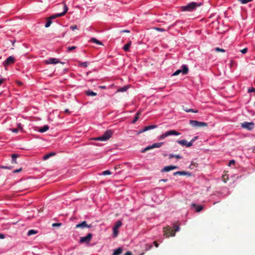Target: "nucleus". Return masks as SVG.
<instances>
[{"mask_svg": "<svg viewBox=\"0 0 255 255\" xmlns=\"http://www.w3.org/2000/svg\"><path fill=\"white\" fill-rule=\"evenodd\" d=\"M173 228V229L169 227H164L163 228V232L166 237L174 236L175 232L179 230V227L178 225H174Z\"/></svg>", "mask_w": 255, "mask_h": 255, "instance_id": "f257e3e1", "label": "nucleus"}, {"mask_svg": "<svg viewBox=\"0 0 255 255\" xmlns=\"http://www.w3.org/2000/svg\"><path fill=\"white\" fill-rule=\"evenodd\" d=\"M201 5V3L191 2L186 5L181 6V9L182 11H192Z\"/></svg>", "mask_w": 255, "mask_h": 255, "instance_id": "f03ea898", "label": "nucleus"}, {"mask_svg": "<svg viewBox=\"0 0 255 255\" xmlns=\"http://www.w3.org/2000/svg\"><path fill=\"white\" fill-rule=\"evenodd\" d=\"M112 131L111 130H108L105 131L103 135L95 138L94 139L100 141H107L112 136Z\"/></svg>", "mask_w": 255, "mask_h": 255, "instance_id": "7ed1b4c3", "label": "nucleus"}, {"mask_svg": "<svg viewBox=\"0 0 255 255\" xmlns=\"http://www.w3.org/2000/svg\"><path fill=\"white\" fill-rule=\"evenodd\" d=\"M63 6V11L61 13H56L53 15H51L49 17L51 20L57 17H61L64 15L68 10V7L65 2L62 3Z\"/></svg>", "mask_w": 255, "mask_h": 255, "instance_id": "20e7f679", "label": "nucleus"}, {"mask_svg": "<svg viewBox=\"0 0 255 255\" xmlns=\"http://www.w3.org/2000/svg\"><path fill=\"white\" fill-rule=\"evenodd\" d=\"M189 124L192 127L195 128H199L202 127H206L207 126V123L202 122H199L197 121L194 120H190Z\"/></svg>", "mask_w": 255, "mask_h": 255, "instance_id": "39448f33", "label": "nucleus"}, {"mask_svg": "<svg viewBox=\"0 0 255 255\" xmlns=\"http://www.w3.org/2000/svg\"><path fill=\"white\" fill-rule=\"evenodd\" d=\"M92 237L93 235L91 233H89L86 237H80V243L89 244L91 241Z\"/></svg>", "mask_w": 255, "mask_h": 255, "instance_id": "423d86ee", "label": "nucleus"}, {"mask_svg": "<svg viewBox=\"0 0 255 255\" xmlns=\"http://www.w3.org/2000/svg\"><path fill=\"white\" fill-rule=\"evenodd\" d=\"M182 69H178L173 74L172 76H176L180 73H182L183 75H186L188 73L189 69L186 65H183L182 66Z\"/></svg>", "mask_w": 255, "mask_h": 255, "instance_id": "0eeeda50", "label": "nucleus"}, {"mask_svg": "<svg viewBox=\"0 0 255 255\" xmlns=\"http://www.w3.org/2000/svg\"><path fill=\"white\" fill-rule=\"evenodd\" d=\"M122 225V223L121 221L119 220L116 222L115 226L113 227V236L117 237L119 233L118 229Z\"/></svg>", "mask_w": 255, "mask_h": 255, "instance_id": "6e6552de", "label": "nucleus"}, {"mask_svg": "<svg viewBox=\"0 0 255 255\" xmlns=\"http://www.w3.org/2000/svg\"><path fill=\"white\" fill-rule=\"evenodd\" d=\"M15 61V59L12 56L8 57L3 63V65L5 67H6L8 65L13 63Z\"/></svg>", "mask_w": 255, "mask_h": 255, "instance_id": "1a4fd4ad", "label": "nucleus"}, {"mask_svg": "<svg viewBox=\"0 0 255 255\" xmlns=\"http://www.w3.org/2000/svg\"><path fill=\"white\" fill-rule=\"evenodd\" d=\"M242 127L244 128L248 129V130H252L254 127V124L252 122L248 123L245 122L242 124Z\"/></svg>", "mask_w": 255, "mask_h": 255, "instance_id": "9d476101", "label": "nucleus"}, {"mask_svg": "<svg viewBox=\"0 0 255 255\" xmlns=\"http://www.w3.org/2000/svg\"><path fill=\"white\" fill-rule=\"evenodd\" d=\"M59 59L55 58H50L49 59L44 61V63L46 64H56L60 63Z\"/></svg>", "mask_w": 255, "mask_h": 255, "instance_id": "9b49d317", "label": "nucleus"}, {"mask_svg": "<svg viewBox=\"0 0 255 255\" xmlns=\"http://www.w3.org/2000/svg\"><path fill=\"white\" fill-rule=\"evenodd\" d=\"M92 225H88L87 223V222L84 221H83L82 223H79L78 224H77L76 225L75 228H91Z\"/></svg>", "mask_w": 255, "mask_h": 255, "instance_id": "f8f14e48", "label": "nucleus"}, {"mask_svg": "<svg viewBox=\"0 0 255 255\" xmlns=\"http://www.w3.org/2000/svg\"><path fill=\"white\" fill-rule=\"evenodd\" d=\"M178 143L186 147H190L192 146V143L188 142L186 139L178 140L176 141Z\"/></svg>", "mask_w": 255, "mask_h": 255, "instance_id": "ddd939ff", "label": "nucleus"}, {"mask_svg": "<svg viewBox=\"0 0 255 255\" xmlns=\"http://www.w3.org/2000/svg\"><path fill=\"white\" fill-rule=\"evenodd\" d=\"M178 168V166L174 165H170L165 166L161 171V172H168L170 170Z\"/></svg>", "mask_w": 255, "mask_h": 255, "instance_id": "4468645a", "label": "nucleus"}, {"mask_svg": "<svg viewBox=\"0 0 255 255\" xmlns=\"http://www.w3.org/2000/svg\"><path fill=\"white\" fill-rule=\"evenodd\" d=\"M165 136H168L169 135H179L180 133L175 130H170L167 131L165 133Z\"/></svg>", "mask_w": 255, "mask_h": 255, "instance_id": "2eb2a0df", "label": "nucleus"}, {"mask_svg": "<svg viewBox=\"0 0 255 255\" xmlns=\"http://www.w3.org/2000/svg\"><path fill=\"white\" fill-rule=\"evenodd\" d=\"M174 175H191V174L187 171H176L173 173Z\"/></svg>", "mask_w": 255, "mask_h": 255, "instance_id": "dca6fc26", "label": "nucleus"}, {"mask_svg": "<svg viewBox=\"0 0 255 255\" xmlns=\"http://www.w3.org/2000/svg\"><path fill=\"white\" fill-rule=\"evenodd\" d=\"M191 207H193V208H195V210H196V211L197 212H200L203 209V207L202 206H201V205H197L195 204H192Z\"/></svg>", "mask_w": 255, "mask_h": 255, "instance_id": "f3484780", "label": "nucleus"}, {"mask_svg": "<svg viewBox=\"0 0 255 255\" xmlns=\"http://www.w3.org/2000/svg\"><path fill=\"white\" fill-rule=\"evenodd\" d=\"M49 127L48 125H45L44 126L38 129V131L40 132H45L46 131L48 130L49 129Z\"/></svg>", "mask_w": 255, "mask_h": 255, "instance_id": "a211bd4d", "label": "nucleus"}, {"mask_svg": "<svg viewBox=\"0 0 255 255\" xmlns=\"http://www.w3.org/2000/svg\"><path fill=\"white\" fill-rule=\"evenodd\" d=\"M122 252H123V249L122 248L120 247L114 251L112 255H120L122 253Z\"/></svg>", "mask_w": 255, "mask_h": 255, "instance_id": "6ab92c4d", "label": "nucleus"}, {"mask_svg": "<svg viewBox=\"0 0 255 255\" xmlns=\"http://www.w3.org/2000/svg\"><path fill=\"white\" fill-rule=\"evenodd\" d=\"M19 156V155L17 154H12L11 155V158H12L11 162H12V163H17L16 159V158L18 157Z\"/></svg>", "mask_w": 255, "mask_h": 255, "instance_id": "aec40b11", "label": "nucleus"}, {"mask_svg": "<svg viewBox=\"0 0 255 255\" xmlns=\"http://www.w3.org/2000/svg\"><path fill=\"white\" fill-rule=\"evenodd\" d=\"M156 127H157V126H156V125H150V126H146V127H144L143 130L147 131L148 130L155 128Z\"/></svg>", "mask_w": 255, "mask_h": 255, "instance_id": "412c9836", "label": "nucleus"}, {"mask_svg": "<svg viewBox=\"0 0 255 255\" xmlns=\"http://www.w3.org/2000/svg\"><path fill=\"white\" fill-rule=\"evenodd\" d=\"M55 155V152H50L48 154H47L46 155H45L43 157V159L44 160H47L50 157L52 156H53V155Z\"/></svg>", "mask_w": 255, "mask_h": 255, "instance_id": "4be33fe9", "label": "nucleus"}, {"mask_svg": "<svg viewBox=\"0 0 255 255\" xmlns=\"http://www.w3.org/2000/svg\"><path fill=\"white\" fill-rule=\"evenodd\" d=\"M131 41H129L128 43H127L124 47H123V49L125 51H128L129 50V47L131 45Z\"/></svg>", "mask_w": 255, "mask_h": 255, "instance_id": "5701e85b", "label": "nucleus"}, {"mask_svg": "<svg viewBox=\"0 0 255 255\" xmlns=\"http://www.w3.org/2000/svg\"><path fill=\"white\" fill-rule=\"evenodd\" d=\"M175 157L177 159H181L182 157L181 156L179 155H176L173 154H170L169 155V158L171 159L172 158Z\"/></svg>", "mask_w": 255, "mask_h": 255, "instance_id": "b1692460", "label": "nucleus"}, {"mask_svg": "<svg viewBox=\"0 0 255 255\" xmlns=\"http://www.w3.org/2000/svg\"><path fill=\"white\" fill-rule=\"evenodd\" d=\"M52 22V20L49 17L47 18L46 23L45 25V27L46 28L49 27Z\"/></svg>", "mask_w": 255, "mask_h": 255, "instance_id": "393cba45", "label": "nucleus"}, {"mask_svg": "<svg viewBox=\"0 0 255 255\" xmlns=\"http://www.w3.org/2000/svg\"><path fill=\"white\" fill-rule=\"evenodd\" d=\"M140 114V112L139 111L137 112L135 114V116L132 122V123H135L139 119V116Z\"/></svg>", "mask_w": 255, "mask_h": 255, "instance_id": "a878e982", "label": "nucleus"}, {"mask_svg": "<svg viewBox=\"0 0 255 255\" xmlns=\"http://www.w3.org/2000/svg\"><path fill=\"white\" fill-rule=\"evenodd\" d=\"M153 148V147H152V144L151 145H149V146L146 147L145 148H144V149H143L141 151V153H144L146 151H148L149 150L152 149Z\"/></svg>", "mask_w": 255, "mask_h": 255, "instance_id": "bb28decb", "label": "nucleus"}, {"mask_svg": "<svg viewBox=\"0 0 255 255\" xmlns=\"http://www.w3.org/2000/svg\"><path fill=\"white\" fill-rule=\"evenodd\" d=\"M163 144V142H157V143H154L152 144V147L154 148H159L160 147L162 144Z\"/></svg>", "mask_w": 255, "mask_h": 255, "instance_id": "cd10ccee", "label": "nucleus"}, {"mask_svg": "<svg viewBox=\"0 0 255 255\" xmlns=\"http://www.w3.org/2000/svg\"><path fill=\"white\" fill-rule=\"evenodd\" d=\"M86 93V95L88 96H95L97 95L96 93L91 91H90V90L87 91Z\"/></svg>", "mask_w": 255, "mask_h": 255, "instance_id": "c85d7f7f", "label": "nucleus"}, {"mask_svg": "<svg viewBox=\"0 0 255 255\" xmlns=\"http://www.w3.org/2000/svg\"><path fill=\"white\" fill-rule=\"evenodd\" d=\"M90 41L98 44L103 45L102 43L100 41L98 40L95 38H92V39H91Z\"/></svg>", "mask_w": 255, "mask_h": 255, "instance_id": "c756f323", "label": "nucleus"}, {"mask_svg": "<svg viewBox=\"0 0 255 255\" xmlns=\"http://www.w3.org/2000/svg\"><path fill=\"white\" fill-rule=\"evenodd\" d=\"M37 231L34 230H30L27 233V235L30 236L32 235H34L37 233Z\"/></svg>", "mask_w": 255, "mask_h": 255, "instance_id": "7c9ffc66", "label": "nucleus"}, {"mask_svg": "<svg viewBox=\"0 0 255 255\" xmlns=\"http://www.w3.org/2000/svg\"><path fill=\"white\" fill-rule=\"evenodd\" d=\"M222 180L224 182L226 183L227 181L229 180L228 175L224 174L222 177Z\"/></svg>", "mask_w": 255, "mask_h": 255, "instance_id": "2f4dec72", "label": "nucleus"}, {"mask_svg": "<svg viewBox=\"0 0 255 255\" xmlns=\"http://www.w3.org/2000/svg\"><path fill=\"white\" fill-rule=\"evenodd\" d=\"M128 89V86H125L124 87H122V88H120L118 90V91L122 92H125Z\"/></svg>", "mask_w": 255, "mask_h": 255, "instance_id": "473e14b6", "label": "nucleus"}, {"mask_svg": "<svg viewBox=\"0 0 255 255\" xmlns=\"http://www.w3.org/2000/svg\"><path fill=\"white\" fill-rule=\"evenodd\" d=\"M111 174H112L111 172L109 170H105L102 172V175H110Z\"/></svg>", "mask_w": 255, "mask_h": 255, "instance_id": "72a5a7b5", "label": "nucleus"}, {"mask_svg": "<svg viewBox=\"0 0 255 255\" xmlns=\"http://www.w3.org/2000/svg\"><path fill=\"white\" fill-rule=\"evenodd\" d=\"M239 1L241 2L242 4H246L249 2L252 1L253 0H238Z\"/></svg>", "mask_w": 255, "mask_h": 255, "instance_id": "f704fd0d", "label": "nucleus"}, {"mask_svg": "<svg viewBox=\"0 0 255 255\" xmlns=\"http://www.w3.org/2000/svg\"><path fill=\"white\" fill-rule=\"evenodd\" d=\"M215 50L216 52H225V49H222V48H219V47L216 48L215 49Z\"/></svg>", "mask_w": 255, "mask_h": 255, "instance_id": "c9c22d12", "label": "nucleus"}, {"mask_svg": "<svg viewBox=\"0 0 255 255\" xmlns=\"http://www.w3.org/2000/svg\"><path fill=\"white\" fill-rule=\"evenodd\" d=\"M186 112H188V113L192 112V113H197L198 112V111L197 110L189 109L188 110H186Z\"/></svg>", "mask_w": 255, "mask_h": 255, "instance_id": "e433bc0d", "label": "nucleus"}, {"mask_svg": "<svg viewBox=\"0 0 255 255\" xmlns=\"http://www.w3.org/2000/svg\"><path fill=\"white\" fill-rule=\"evenodd\" d=\"M80 65L81 66L86 67L88 66V62H81V63H80Z\"/></svg>", "mask_w": 255, "mask_h": 255, "instance_id": "4c0bfd02", "label": "nucleus"}, {"mask_svg": "<svg viewBox=\"0 0 255 255\" xmlns=\"http://www.w3.org/2000/svg\"><path fill=\"white\" fill-rule=\"evenodd\" d=\"M76 48V47L74 46H71V47H67V51H72V50H74V49H75Z\"/></svg>", "mask_w": 255, "mask_h": 255, "instance_id": "58836bf2", "label": "nucleus"}, {"mask_svg": "<svg viewBox=\"0 0 255 255\" xmlns=\"http://www.w3.org/2000/svg\"><path fill=\"white\" fill-rule=\"evenodd\" d=\"M154 29L158 31H160V32H163V31H165V29L161 28H159V27H155Z\"/></svg>", "mask_w": 255, "mask_h": 255, "instance_id": "ea45409f", "label": "nucleus"}, {"mask_svg": "<svg viewBox=\"0 0 255 255\" xmlns=\"http://www.w3.org/2000/svg\"><path fill=\"white\" fill-rule=\"evenodd\" d=\"M61 225H62L61 223H53L52 224V226L53 227H60Z\"/></svg>", "mask_w": 255, "mask_h": 255, "instance_id": "a19ab883", "label": "nucleus"}, {"mask_svg": "<svg viewBox=\"0 0 255 255\" xmlns=\"http://www.w3.org/2000/svg\"><path fill=\"white\" fill-rule=\"evenodd\" d=\"M248 49L247 48H245L243 49H242L240 51L243 54H245L247 52Z\"/></svg>", "mask_w": 255, "mask_h": 255, "instance_id": "79ce46f5", "label": "nucleus"}, {"mask_svg": "<svg viewBox=\"0 0 255 255\" xmlns=\"http://www.w3.org/2000/svg\"><path fill=\"white\" fill-rule=\"evenodd\" d=\"M255 92V88L252 87L248 89V92L252 93Z\"/></svg>", "mask_w": 255, "mask_h": 255, "instance_id": "37998d69", "label": "nucleus"}, {"mask_svg": "<svg viewBox=\"0 0 255 255\" xmlns=\"http://www.w3.org/2000/svg\"><path fill=\"white\" fill-rule=\"evenodd\" d=\"M18 129V130H20L21 132H22L23 131V129H22V128L21 127V125L20 123H19L18 125H17V128Z\"/></svg>", "mask_w": 255, "mask_h": 255, "instance_id": "c03bdc74", "label": "nucleus"}, {"mask_svg": "<svg viewBox=\"0 0 255 255\" xmlns=\"http://www.w3.org/2000/svg\"><path fill=\"white\" fill-rule=\"evenodd\" d=\"M70 28L72 30H75V29H78V27H77V26L76 25H71L70 26Z\"/></svg>", "mask_w": 255, "mask_h": 255, "instance_id": "a18cd8bd", "label": "nucleus"}, {"mask_svg": "<svg viewBox=\"0 0 255 255\" xmlns=\"http://www.w3.org/2000/svg\"><path fill=\"white\" fill-rule=\"evenodd\" d=\"M166 137V136H165V133H163V134H162V135H161L158 137V139H159V140H161V139H163L165 138Z\"/></svg>", "mask_w": 255, "mask_h": 255, "instance_id": "49530a36", "label": "nucleus"}, {"mask_svg": "<svg viewBox=\"0 0 255 255\" xmlns=\"http://www.w3.org/2000/svg\"><path fill=\"white\" fill-rule=\"evenodd\" d=\"M10 130H11L13 132L17 133L19 131L18 129L17 128H11L10 129Z\"/></svg>", "mask_w": 255, "mask_h": 255, "instance_id": "de8ad7c7", "label": "nucleus"}, {"mask_svg": "<svg viewBox=\"0 0 255 255\" xmlns=\"http://www.w3.org/2000/svg\"><path fill=\"white\" fill-rule=\"evenodd\" d=\"M0 168H3V169H10L11 168L10 166H0Z\"/></svg>", "mask_w": 255, "mask_h": 255, "instance_id": "09e8293b", "label": "nucleus"}, {"mask_svg": "<svg viewBox=\"0 0 255 255\" xmlns=\"http://www.w3.org/2000/svg\"><path fill=\"white\" fill-rule=\"evenodd\" d=\"M21 170H22V168H19L18 169H16V170H13V173H18V172L21 171Z\"/></svg>", "mask_w": 255, "mask_h": 255, "instance_id": "8fccbe9b", "label": "nucleus"}, {"mask_svg": "<svg viewBox=\"0 0 255 255\" xmlns=\"http://www.w3.org/2000/svg\"><path fill=\"white\" fill-rule=\"evenodd\" d=\"M197 139V136L194 137L190 141V142L192 143V145L193 144V143Z\"/></svg>", "mask_w": 255, "mask_h": 255, "instance_id": "3c124183", "label": "nucleus"}, {"mask_svg": "<svg viewBox=\"0 0 255 255\" xmlns=\"http://www.w3.org/2000/svg\"><path fill=\"white\" fill-rule=\"evenodd\" d=\"M144 130V128H142V129H140L138 131L137 134H140V133H142V132H143L146 131L145 130Z\"/></svg>", "mask_w": 255, "mask_h": 255, "instance_id": "603ef678", "label": "nucleus"}, {"mask_svg": "<svg viewBox=\"0 0 255 255\" xmlns=\"http://www.w3.org/2000/svg\"><path fill=\"white\" fill-rule=\"evenodd\" d=\"M235 161L234 160H232L229 162V165L231 166V164H234L235 163Z\"/></svg>", "mask_w": 255, "mask_h": 255, "instance_id": "864d4df0", "label": "nucleus"}, {"mask_svg": "<svg viewBox=\"0 0 255 255\" xmlns=\"http://www.w3.org/2000/svg\"><path fill=\"white\" fill-rule=\"evenodd\" d=\"M153 244H154V246H155L156 248L158 247V246H159V244H157V243L156 241H154V242H153Z\"/></svg>", "mask_w": 255, "mask_h": 255, "instance_id": "5fc2aeb1", "label": "nucleus"}, {"mask_svg": "<svg viewBox=\"0 0 255 255\" xmlns=\"http://www.w3.org/2000/svg\"><path fill=\"white\" fill-rule=\"evenodd\" d=\"M124 255H132L130 252H127Z\"/></svg>", "mask_w": 255, "mask_h": 255, "instance_id": "6e6d98bb", "label": "nucleus"}, {"mask_svg": "<svg viewBox=\"0 0 255 255\" xmlns=\"http://www.w3.org/2000/svg\"><path fill=\"white\" fill-rule=\"evenodd\" d=\"M4 238V235L2 234H0V239H3Z\"/></svg>", "mask_w": 255, "mask_h": 255, "instance_id": "4d7b16f0", "label": "nucleus"}, {"mask_svg": "<svg viewBox=\"0 0 255 255\" xmlns=\"http://www.w3.org/2000/svg\"><path fill=\"white\" fill-rule=\"evenodd\" d=\"M167 179H161L159 180V181H162V182H166L167 181Z\"/></svg>", "mask_w": 255, "mask_h": 255, "instance_id": "13d9d810", "label": "nucleus"}, {"mask_svg": "<svg viewBox=\"0 0 255 255\" xmlns=\"http://www.w3.org/2000/svg\"><path fill=\"white\" fill-rule=\"evenodd\" d=\"M64 112L67 114H70V112L68 109H65Z\"/></svg>", "mask_w": 255, "mask_h": 255, "instance_id": "bf43d9fd", "label": "nucleus"}, {"mask_svg": "<svg viewBox=\"0 0 255 255\" xmlns=\"http://www.w3.org/2000/svg\"><path fill=\"white\" fill-rule=\"evenodd\" d=\"M122 32H127V33H129V30H123L122 31H121Z\"/></svg>", "mask_w": 255, "mask_h": 255, "instance_id": "052dcab7", "label": "nucleus"}, {"mask_svg": "<svg viewBox=\"0 0 255 255\" xmlns=\"http://www.w3.org/2000/svg\"><path fill=\"white\" fill-rule=\"evenodd\" d=\"M106 86H99V88L100 89H106Z\"/></svg>", "mask_w": 255, "mask_h": 255, "instance_id": "680f3d73", "label": "nucleus"}, {"mask_svg": "<svg viewBox=\"0 0 255 255\" xmlns=\"http://www.w3.org/2000/svg\"><path fill=\"white\" fill-rule=\"evenodd\" d=\"M3 81H4V79H0V85L3 83Z\"/></svg>", "mask_w": 255, "mask_h": 255, "instance_id": "e2e57ef3", "label": "nucleus"}, {"mask_svg": "<svg viewBox=\"0 0 255 255\" xmlns=\"http://www.w3.org/2000/svg\"><path fill=\"white\" fill-rule=\"evenodd\" d=\"M147 246H148V249H150L152 247V245H146Z\"/></svg>", "mask_w": 255, "mask_h": 255, "instance_id": "0e129e2a", "label": "nucleus"}, {"mask_svg": "<svg viewBox=\"0 0 255 255\" xmlns=\"http://www.w3.org/2000/svg\"><path fill=\"white\" fill-rule=\"evenodd\" d=\"M119 167H118V166H116V167H115V170H117V169H119Z\"/></svg>", "mask_w": 255, "mask_h": 255, "instance_id": "69168bd1", "label": "nucleus"}, {"mask_svg": "<svg viewBox=\"0 0 255 255\" xmlns=\"http://www.w3.org/2000/svg\"><path fill=\"white\" fill-rule=\"evenodd\" d=\"M17 83H18V84L19 85H22V83H21V82H17Z\"/></svg>", "mask_w": 255, "mask_h": 255, "instance_id": "338daca9", "label": "nucleus"}, {"mask_svg": "<svg viewBox=\"0 0 255 255\" xmlns=\"http://www.w3.org/2000/svg\"><path fill=\"white\" fill-rule=\"evenodd\" d=\"M193 165H195V163H192L191 164V165H190V168H192L191 166H192Z\"/></svg>", "mask_w": 255, "mask_h": 255, "instance_id": "774afa93", "label": "nucleus"}]
</instances>
